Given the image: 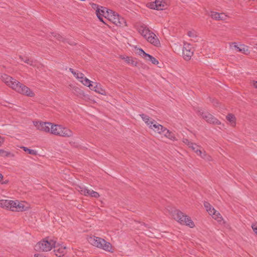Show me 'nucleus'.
<instances>
[{
	"label": "nucleus",
	"instance_id": "nucleus-1",
	"mask_svg": "<svg viewBox=\"0 0 257 257\" xmlns=\"http://www.w3.org/2000/svg\"><path fill=\"white\" fill-rule=\"evenodd\" d=\"M1 79L8 86L21 94L29 97L35 95L34 93L29 87L7 74L2 75Z\"/></svg>",
	"mask_w": 257,
	"mask_h": 257
},
{
	"label": "nucleus",
	"instance_id": "nucleus-2",
	"mask_svg": "<svg viewBox=\"0 0 257 257\" xmlns=\"http://www.w3.org/2000/svg\"><path fill=\"white\" fill-rule=\"evenodd\" d=\"M0 207L15 212H22L30 209V205L26 202L8 199L0 200Z\"/></svg>",
	"mask_w": 257,
	"mask_h": 257
},
{
	"label": "nucleus",
	"instance_id": "nucleus-3",
	"mask_svg": "<svg viewBox=\"0 0 257 257\" xmlns=\"http://www.w3.org/2000/svg\"><path fill=\"white\" fill-rule=\"evenodd\" d=\"M87 240L89 243L94 246L107 252H113L111 244L101 237L91 236L87 238Z\"/></svg>",
	"mask_w": 257,
	"mask_h": 257
},
{
	"label": "nucleus",
	"instance_id": "nucleus-4",
	"mask_svg": "<svg viewBox=\"0 0 257 257\" xmlns=\"http://www.w3.org/2000/svg\"><path fill=\"white\" fill-rule=\"evenodd\" d=\"M50 134L65 138H70L73 137V133L69 128L62 125L51 124Z\"/></svg>",
	"mask_w": 257,
	"mask_h": 257
},
{
	"label": "nucleus",
	"instance_id": "nucleus-5",
	"mask_svg": "<svg viewBox=\"0 0 257 257\" xmlns=\"http://www.w3.org/2000/svg\"><path fill=\"white\" fill-rule=\"evenodd\" d=\"M173 218L182 224H185L191 228L194 227L195 224L191 218L185 215L182 212L179 210H174L172 212Z\"/></svg>",
	"mask_w": 257,
	"mask_h": 257
},
{
	"label": "nucleus",
	"instance_id": "nucleus-6",
	"mask_svg": "<svg viewBox=\"0 0 257 257\" xmlns=\"http://www.w3.org/2000/svg\"><path fill=\"white\" fill-rule=\"evenodd\" d=\"M106 18L108 20L117 26L123 27L126 26V22L125 20L120 17L116 13L112 10L108 11L106 13Z\"/></svg>",
	"mask_w": 257,
	"mask_h": 257
},
{
	"label": "nucleus",
	"instance_id": "nucleus-7",
	"mask_svg": "<svg viewBox=\"0 0 257 257\" xmlns=\"http://www.w3.org/2000/svg\"><path fill=\"white\" fill-rule=\"evenodd\" d=\"M56 244V241L51 239H45L36 244L35 249L36 250L48 251L51 250Z\"/></svg>",
	"mask_w": 257,
	"mask_h": 257
},
{
	"label": "nucleus",
	"instance_id": "nucleus-8",
	"mask_svg": "<svg viewBox=\"0 0 257 257\" xmlns=\"http://www.w3.org/2000/svg\"><path fill=\"white\" fill-rule=\"evenodd\" d=\"M204 206L208 214L220 224H224L225 223V221L222 218L220 213L216 211L209 203L204 202Z\"/></svg>",
	"mask_w": 257,
	"mask_h": 257
},
{
	"label": "nucleus",
	"instance_id": "nucleus-9",
	"mask_svg": "<svg viewBox=\"0 0 257 257\" xmlns=\"http://www.w3.org/2000/svg\"><path fill=\"white\" fill-rule=\"evenodd\" d=\"M69 71L73 74L74 76L84 85L89 87L93 86L92 84V81L85 77L84 74L78 71H75L72 68H69Z\"/></svg>",
	"mask_w": 257,
	"mask_h": 257
},
{
	"label": "nucleus",
	"instance_id": "nucleus-10",
	"mask_svg": "<svg viewBox=\"0 0 257 257\" xmlns=\"http://www.w3.org/2000/svg\"><path fill=\"white\" fill-rule=\"evenodd\" d=\"M77 190L82 195L85 196H90L91 197L98 198L100 195L99 193L84 186H78L76 188Z\"/></svg>",
	"mask_w": 257,
	"mask_h": 257
},
{
	"label": "nucleus",
	"instance_id": "nucleus-11",
	"mask_svg": "<svg viewBox=\"0 0 257 257\" xmlns=\"http://www.w3.org/2000/svg\"><path fill=\"white\" fill-rule=\"evenodd\" d=\"M51 124V122H43L41 121H33V124L36 127L37 130L47 133H50Z\"/></svg>",
	"mask_w": 257,
	"mask_h": 257
},
{
	"label": "nucleus",
	"instance_id": "nucleus-12",
	"mask_svg": "<svg viewBox=\"0 0 257 257\" xmlns=\"http://www.w3.org/2000/svg\"><path fill=\"white\" fill-rule=\"evenodd\" d=\"M197 112L207 122L217 125L221 124V122L210 113L201 112L199 110Z\"/></svg>",
	"mask_w": 257,
	"mask_h": 257
},
{
	"label": "nucleus",
	"instance_id": "nucleus-13",
	"mask_svg": "<svg viewBox=\"0 0 257 257\" xmlns=\"http://www.w3.org/2000/svg\"><path fill=\"white\" fill-rule=\"evenodd\" d=\"M147 6L151 9L163 10L167 7V4L164 0H156L155 2L147 4Z\"/></svg>",
	"mask_w": 257,
	"mask_h": 257
},
{
	"label": "nucleus",
	"instance_id": "nucleus-14",
	"mask_svg": "<svg viewBox=\"0 0 257 257\" xmlns=\"http://www.w3.org/2000/svg\"><path fill=\"white\" fill-rule=\"evenodd\" d=\"M194 50L192 46L188 43H184L183 48V57L184 59L188 61L190 60L193 54Z\"/></svg>",
	"mask_w": 257,
	"mask_h": 257
},
{
	"label": "nucleus",
	"instance_id": "nucleus-15",
	"mask_svg": "<svg viewBox=\"0 0 257 257\" xmlns=\"http://www.w3.org/2000/svg\"><path fill=\"white\" fill-rule=\"evenodd\" d=\"M137 51L138 54L145 60L150 61L154 65H157L159 63V61L155 57L146 53L142 49L139 48Z\"/></svg>",
	"mask_w": 257,
	"mask_h": 257
},
{
	"label": "nucleus",
	"instance_id": "nucleus-16",
	"mask_svg": "<svg viewBox=\"0 0 257 257\" xmlns=\"http://www.w3.org/2000/svg\"><path fill=\"white\" fill-rule=\"evenodd\" d=\"M53 248H54L55 254L58 257L63 256L66 252V247L56 242Z\"/></svg>",
	"mask_w": 257,
	"mask_h": 257
},
{
	"label": "nucleus",
	"instance_id": "nucleus-17",
	"mask_svg": "<svg viewBox=\"0 0 257 257\" xmlns=\"http://www.w3.org/2000/svg\"><path fill=\"white\" fill-rule=\"evenodd\" d=\"M146 39L148 42L157 47L161 46V43L158 38L153 32H152Z\"/></svg>",
	"mask_w": 257,
	"mask_h": 257
},
{
	"label": "nucleus",
	"instance_id": "nucleus-18",
	"mask_svg": "<svg viewBox=\"0 0 257 257\" xmlns=\"http://www.w3.org/2000/svg\"><path fill=\"white\" fill-rule=\"evenodd\" d=\"M150 128L159 134H161L165 132L166 130H167V128L159 124L156 120L154 122Z\"/></svg>",
	"mask_w": 257,
	"mask_h": 257
},
{
	"label": "nucleus",
	"instance_id": "nucleus-19",
	"mask_svg": "<svg viewBox=\"0 0 257 257\" xmlns=\"http://www.w3.org/2000/svg\"><path fill=\"white\" fill-rule=\"evenodd\" d=\"M119 58L124 60L127 64L131 65L132 66L137 67L138 65V62L137 61L136 59L132 57L120 55Z\"/></svg>",
	"mask_w": 257,
	"mask_h": 257
},
{
	"label": "nucleus",
	"instance_id": "nucleus-20",
	"mask_svg": "<svg viewBox=\"0 0 257 257\" xmlns=\"http://www.w3.org/2000/svg\"><path fill=\"white\" fill-rule=\"evenodd\" d=\"M92 84L93 86L89 87L91 90L102 95H106L105 90L101 87V85L100 84L92 82Z\"/></svg>",
	"mask_w": 257,
	"mask_h": 257
},
{
	"label": "nucleus",
	"instance_id": "nucleus-21",
	"mask_svg": "<svg viewBox=\"0 0 257 257\" xmlns=\"http://www.w3.org/2000/svg\"><path fill=\"white\" fill-rule=\"evenodd\" d=\"M5 138L0 136V147L2 146L5 142ZM0 156L4 157H14V155L10 152L0 149Z\"/></svg>",
	"mask_w": 257,
	"mask_h": 257
},
{
	"label": "nucleus",
	"instance_id": "nucleus-22",
	"mask_svg": "<svg viewBox=\"0 0 257 257\" xmlns=\"http://www.w3.org/2000/svg\"><path fill=\"white\" fill-rule=\"evenodd\" d=\"M140 115L149 128L151 127L152 124H153L154 122L155 121V120L150 118L148 115L145 114H140Z\"/></svg>",
	"mask_w": 257,
	"mask_h": 257
},
{
	"label": "nucleus",
	"instance_id": "nucleus-23",
	"mask_svg": "<svg viewBox=\"0 0 257 257\" xmlns=\"http://www.w3.org/2000/svg\"><path fill=\"white\" fill-rule=\"evenodd\" d=\"M139 32L140 34L145 39H146L152 32L148 28L144 26H141L139 28Z\"/></svg>",
	"mask_w": 257,
	"mask_h": 257
},
{
	"label": "nucleus",
	"instance_id": "nucleus-24",
	"mask_svg": "<svg viewBox=\"0 0 257 257\" xmlns=\"http://www.w3.org/2000/svg\"><path fill=\"white\" fill-rule=\"evenodd\" d=\"M90 5L92 9L96 10V14L99 20L103 23H105V22L103 21L102 18L101 17V13H100L99 10L100 7H99L98 5L94 3H91L90 4Z\"/></svg>",
	"mask_w": 257,
	"mask_h": 257
},
{
	"label": "nucleus",
	"instance_id": "nucleus-25",
	"mask_svg": "<svg viewBox=\"0 0 257 257\" xmlns=\"http://www.w3.org/2000/svg\"><path fill=\"white\" fill-rule=\"evenodd\" d=\"M164 133V136L166 138L169 139V140L173 141H176L177 140L174 133L172 132H170L167 128V130H166L165 132Z\"/></svg>",
	"mask_w": 257,
	"mask_h": 257
},
{
	"label": "nucleus",
	"instance_id": "nucleus-26",
	"mask_svg": "<svg viewBox=\"0 0 257 257\" xmlns=\"http://www.w3.org/2000/svg\"><path fill=\"white\" fill-rule=\"evenodd\" d=\"M238 52L245 55L248 54L250 52L248 49V47L244 45H239Z\"/></svg>",
	"mask_w": 257,
	"mask_h": 257
},
{
	"label": "nucleus",
	"instance_id": "nucleus-27",
	"mask_svg": "<svg viewBox=\"0 0 257 257\" xmlns=\"http://www.w3.org/2000/svg\"><path fill=\"white\" fill-rule=\"evenodd\" d=\"M227 120L230 122V125L232 126H234L235 125V117L232 114H228L226 116Z\"/></svg>",
	"mask_w": 257,
	"mask_h": 257
},
{
	"label": "nucleus",
	"instance_id": "nucleus-28",
	"mask_svg": "<svg viewBox=\"0 0 257 257\" xmlns=\"http://www.w3.org/2000/svg\"><path fill=\"white\" fill-rule=\"evenodd\" d=\"M21 148L25 152H27L28 154L33 155H36L37 154V151L35 150L30 149L25 147H21Z\"/></svg>",
	"mask_w": 257,
	"mask_h": 257
},
{
	"label": "nucleus",
	"instance_id": "nucleus-29",
	"mask_svg": "<svg viewBox=\"0 0 257 257\" xmlns=\"http://www.w3.org/2000/svg\"><path fill=\"white\" fill-rule=\"evenodd\" d=\"M187 145L189 148H190L195 153H196L197 150H201V147L197 145L196 144H194L193 143H189L187 144Z\"/></svg>",
	"mask_w": 257,
	"mask_h": 257
},
{
	"label": "nucleus",
	"instance_id": "nucleus-30",
	"mask_svg": "<svg viewBox=\"0 0 257 257\" xmlns=\"http://www.w3.org/2000/svg\"><path fill=\"white\" fill-rule=\"evenodd\" d=\"M99 10L100 13H101V17L103 18V17H104L105 18H106V13H107L108 11L110 10L107 9L106 8L103 7H100Z\"/></svg>",
	"mask_w": 257,
	"mask_h": 257
},
{
	"label": "nucleus",
	"instance_id": "nucleus-31",
	"mask_svg": "<svg viewBox=\"0 0 257 257\" xmlns=\"http://www.w3.org/2000/svg\"><path fill=\"white\" fill-rule=\"evenodd\" d=\"M201 158L208 162L212 160V157L207 154L205 151H203V155H201Z\"/></svg>",
	"mask_w": 257,
	"mask_h": 257
},
{
	"label": "nucleus",
	"instance_id": "nucleus-32",
	"mask_svg": "<svg viewBox=\"0 0 257 257\" xmlns=\"http://www.w3.org/2000/svg\"><path fill=\"white\" fill-rule=\"evenodd\" d=\"M9 181L8 179H5L3 176V175L0 173V183L1 184H7L9 183Z\"/></svg>",
	"mask_w": 257,
	"mask_h": 257
},
{
	"label": "nucleus",
	"instance_id": "nucleus-33",
	"mask_svg": "<svg viewBox=\"0 0 257 257\" xmlns=\"http://www.w3.org/2000/svg\"><path fill=\"white\" fill-rule=\"evenodd\" d=\"M188 35L191 38H195L197 37V33L196 31L192 30L188 32Z\"/></svg>",
	"mask_w": 257,
	"mask_h": 257
},
{
	"label": "nucleus",
	"instance_id": "nucleus-34",
	"mask_svg": "<svg viewBox=\"0 0 257 257\" xmlns=\"http://www.w3.org/2000/svg\"><path fill=\"white\" fill-rule=\"evenodd\" d=\"M219 14V13H217V12H212L211 13L210 16L212 18H213L216 20H218Z\"/></svg>",
	"mask_w": 257,
	"mask_h": 257
},
{
	"label": "nucleus",
	"instance_id": "nucleus-35",
	"mask_svg": "<svg viewBox=\"0 0 257 257\" xmlns=\"http://www.w3.org/2000/svg\"><path fill=\"white\" fill-rule=\"evenodd\" d=\"M218 17V20H225L227 18V16L224 13H219Z\"/></svg>",
	"mask_w": 257,
	"mask_h": 257
},
{
	"label": "nucleus",
	"instance_id": "nucleus-36",
	"mask_svg": "<svg viewBox=\"0 0 257 257\" xmlns=\"http://www.w3.org/2000/svg\"><path fill=\"white\" fill-rule=\"evenodd\" d=\"M251 227L253 230V231L255 232V233L257 235V222H255L254 223H253L251 225Z\"/></svg>",
	"mask_w": 257,
	"mask_h": 257
},
{
	"label": "nucleus",
	"instance_id": "nucleus-37",
	"mask_svg": "<svg viewBox=\"0 0 257 257\" xmlns=\"http://www.w3.org/2000/svg\"><path fill=\"white\" fill-rule=\"evenodd\" d=\"M230 46L231 48H234L236 49L237 50V51L238 52L239 46H238L237 45L236 43H231L230 45Z\"/></svg>",
	"mask_w": 257,
	"mask_h": 257
},
{
	"label": "nucleus",
	"instance_id": "nucleus-38",
	"mask_svg": "<svg viewBox=\"0 0 257 257\" xmlns=\"http://www.w3.org/2000/svg\"><path fill=\"white\" fill-rule=\"evenodd\" d=\"M28 64L33 67H36L37 66V63L36 61L31 60Z\"/></svg>",
	"mask_w": 257,
	"mask_h": 257
},
{
	"label": "nucleus",
	"instance_id": "nucleus-39",
	"mask_svg": "<svg viewBox=\"0 0 257 257\" xmlns=\"http://www.w3.org/2000/svg\"><path fill=\"white\" fill-rule=\"evenodd\" d=\"M203 151L204 150L202 151L201 150H197L196 151V154L201 158V155H203Z\"/></svg>",
	"mask_w": 257,
	"mask_h": 257
},
{
	"label": "nucleus",
	"instance_id": "nucleus-40",
	"mask_svg": "<svg viewBox=\"0 0 257 257\" xmlns=\"http://www.w3.org/2000/svg\"><path fill=\"white\" fill-rule=\"evenodd\" d=\"M20 58L22 59V60L26 63L28 64L29 63V62L31 61V59H30L27 58H25V59L22 58L21 57Z\"/></svg>",
	"mask_w": 257,
	"mask_h": 257
},
{
	"label": "nucleus",
	"instance_id": "nucleus-41",
	"mask_svg": "<svg viewBox=\"0 0 257 257\" xmlns=\"http://www.w3.org/2000/svg\"><path fill=\"white\" fill-rule=\"evenodd\" d=\"M59 41H63L64 40V38L61 36L60 35H58V37L57 38Z\"/></svg>",
	"mask_w": 257,
	"mask_h": 257
},
{
	"label": "nucleus",
	"instance_id": "nucleus-42",
	"mask_svg": "<svg viewBox=\"0 0 257 257\" xmlns=\"http://www.w3.org/2000/svg\"><path fill=\"white\" fill-rule=\"evenodd\" d=\"M252 85L253 86V87L254 88H257V81H253L252 82Z\"/></svg>",
	"mask_w": 257,
	"mask_h": 257
},
{
	"label": "nucleus",
	"instance_id": "nucleus-43",
	"mask_svg": "<svg viewBox=\"0 0 257 257\" xmlns=\"http://www.w3.org/2000/svg\"><path fill=\"white\" fill-rule=\"evenodd\" d=\"M183 142L187 145V144H189V143H192V142H189L188 140L186 139L183 140Z\"/></svg>",
	"mask_w": 257,
	"mask_h": 257
},
{
	"label": "nucleus",
	"instance_id": "nucleus-44",
	"mask_svg": "<svg viewBox=\"0 0 257 257\" xmlns=\"http://www.w3.org/2000/svg\"><path fill=\"white\" fill-rule=\"evenodd\" d=\"M34 256L35 257H46L40 254H35Z\"/></svg>",
	"mask_w": 257,
	"mask_h": 257
}]
</instances>
